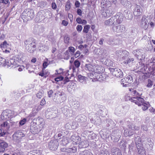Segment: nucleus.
Returning <instances> with one entry per match:
<instances>
[{"instance_id": "46", "label": "nucleus", "mask_w": 155, "mask_h": 155, "mask_svg": "<svg viewBox=\"0 0 155 155\" xmlns=\"http://www.w3.org/2000/svg\"><path fill=\"white\" fill-rule=\"evenodd\" d=\"M102 15L104 17H107L109 16V13L108 12L107 10L106 11L103 12H102Z\"/></svg>"}, {"instance_id": "4", "label": "nucleus", "mask_w": 155, "mask_h": 155, "mask_svg": "<svg viewBox=\"0 0 155 155\" xmlns=\"http://www.w3.org/2000/svg\"><path fill=\"white\" fill-rule=\"evenodd\" d=\"M133 82V78L131 76L128 75L127 77L122 79L121 84L124 87H127Z\"/></svg>"}, {"instance_id": "59", "label": "nucleus", "mask_w": 155, "mask_h": 155, "mask_svg": "<svg viewBox=\"0 0 155 155\" xmlns=\"http://www.w3.org/2000/svg\"><path fill=\"white\" fill-rule=\"evenodd\" d=\"M5 134V133L4 132H2V130L0 129V137L3 136Z\"/></svg>"}, {"instance_id": "21", "label": "nucleus", "mask_w": 155, "mask_h": 155, "mask_svg": "<svg viewBox=\"0 0 155 155\" xmlns=\"http://www.w3.org/2000/svg\"><path fill=\"white\" fill-rule=\"evenodd\" d=\"M69 143L68 138L67 137L63 136L61 141L60 144L63 146L66 145Z\"/></svg>"}, {"instance_id": "18", "label": "nucleus", "mask_w": 155, "mask_h": 155, "mask_svg": "<svg viewBox=\"0 0 155 155\" xmlns=\"http://www.w3.org/2000/svg\"><path fill=\"white\" fill-rule=\"evenodd\" d=\"M24 136V134L21 132L19 131L15 133L13 135V137L18 140H19Z\"/></svg>"}, {"instance_id": "43", "label": "nucleus", "mask_w": 155, "mask_h": 155, "mask_svg": "<svg viewBox=\"0 0 155 155\" xmlns=\"http://www.w3.org/2000/svg\"><path fill=\"white\" fill-rule=\"evenodd\" d=\"M153 82L150 80L149 79L148 80V84L147 85V87H150L153 85Z\"/></svg>"}, {"instance_id": "25", "label": "nucleus", "mask_w": 155, "mask_h": 155, "mask_svg": "<svg viewBox=\"0 0 155 155\" xmlns=\"http://www.w3.org/2000/svg\"><path fill=\"white\" fill-rule=\"evenodd\" d=\"M138 155H146V151L143 147L142 148H137Z\"/></svg>"}, {"instance_id": "11", "label": "nucleus", "mask_w": 155, "mask_h": 155, "mask_svg": "<svg viewBox=\"0 0 155 155\" xmlns=\"http://www.w3.org/2000/svg\"><path fill=\"white\" fill-rule=\"evenodd\" d=\"M38 126L36 123L33 122L31 123L30 128V130L31 133L34 134H36L38 133L40 130L38 127Z\"/></svg>"}, {"instance_id": "33", "label": "nucleus", "mask_w": 155, "mask_h": 155, "mask_svg": "<svg viewBox=\"0 0 155 155\" xmlns=\"http://www.w3.org/2000/svg\"><path fill=\"white\" fill-rule=\"evenodd\" d=\"M71 3L70 1H68L66 3L65 6V9L66 11H69L71 8Z\"/></svg>"}, {"instance_id": "3", "label": "nucleus", "mask_w": 155, "mask_h": 155, "mask_svg": "<svg viewBox=\"0 0 155 155\" xmlns=\"http://www.w3.org/2000/svg\"><path fill=\"white\" fill-rule=\"evenodd\" d=\"M88 76L93 81H101L104 79L102 74L94 71L88 73Z\"/></svg>"}, {"instance_id": "40", "label": "nucleus", "mask_w": 155, "mask_h": 155, "mask_svg": "<svg viewBox=\"0 0 155 155\" xmlns=\"http://www.w3.org/2000/svg\"><path fill=\"white\" fill-rule=\"evenodd\" d=\"M134 61L133 58H128L127 60L123 62V63L124 64H128L131 61Z\"/></svg>"}, {"instance_id": "35", "label": "nucleus", "mask_w": 155, "mask_h": 155, "mask_svg": "<svg viewBox=\"0 0 155 155\" xmlns=\"http://www.w3.org/2000/svg\"><path fill=\"white\" fill-rule=\"evenodd\" d=\"M124 135L126 137L130 136L133 135V134L131 132L130 134L128 130H124Z\"/></svg>"}, {"instance_id": "41", "label": "nucleus", "mask_w": 155, "mask_h": 155, "mask_svg": "<svg viewBox=\"0 0 155 155\" xmlns=\"http://www.w3.org/2000/svg\"><path fill=\"white\" fill-rule=\"evenodd\" d=\"M27 121V119L25 118H24L22 120H21L19 123V125H21V126L23 125H24L26 122Z\"/></svg>"}, {"instance_id": "44", "label": "nucleus", "mask_w": 155, "mask_h": 155, "mask_svg": "<svg viewBox=\"0 0 155 155\" xmlns=\"http://www.w3.org/2000/svg\"><path fill=\"white\" fill-rule=\"evenodd\" d=\"M82 27L81 25H78L76 28L78 32H80L82 31Z\"/></svg>"}, {"instance_id": "55", "label": "nucleus", "mask_w": 155, "mask_h": 155, "mask_svg": "<svg viewBox=\"0 0 155 155\" xmlns=\"http://www.w3.org/2000/svg\"><path fill=\"white\" fill-rule=\"evenodd\" d=\"M80 5V3L78 1H76L75 2V5L76 8L79 7Z\"/></svg>"}, {"instance_id": "9", "label": "nucleus", "mask_w": 155, "mask_h": 155, "mask_svg": "<svg viewBox=\"0 0 155 155\" xmlns=\"http://www.w3.org/2000/svg\"><path fill=\"white\" fill-rule=\"evenodd\" d=\"M130 100L131 102L135 103L138 106H141L142 103L144 101V99L140 97H131Z\"/></svg>"}, {"instance_id": "50", "label": "nucleus", "mask_w": 155, "mask_h": 155, "mask_svg": "<svg viewBox=\"0 0 155 155\" xmlns=\"http://www.w3.org/2000/svg\"><path fill=\"white\" fill-rule=\"evenodd\" d=\"M82 19L80 17H78L76 19V21L79 24H81Z\"/></svg>"}, {"instance_id": "23", "label": "nucleus", "mask_w": 155, "mask_h": 155, "mask_svg": "<svg viewBox=\"0 0 155 155\" xmlns=\"http://www.w3.org/2000/svg\"><path fill=\"white\" fill-rule=\"evenodd\" d=\"M95 65H92L91 64H86L85 67H86L88 70L90 71L93 72L94 71Z\"/></svg>"}, {"instance_id": "57", "label": "nucleus", "mask_w": 155, "mask_h": 155, "mask_svg": "<svg viewBox=\"0 0 155 155\" xmlns=\"http://www.w3.org/2000/svg\"><path fill=\"white\" fill-rule=\"evenodd\" d=\"M8 0H0V3L5 4H7L8 3Z\"/></svg>"}, {"instance_id": "17", "label": "nucleus", "mask_w": 155, "mask_h": 155, "mask_svg": "<svg viewBox=\"0 0 155 155\" xmlns=\"http://www.w3.org/2000/svg\"><path fill=\"white\" fill-rule=\"evenodd\" d=\"M112 155H122L121 150L117 147L113 148L111 150Z\"/></svg>"}, {"instance_id": "27", "label": "nucleus", "mask_w": 155, "mask_h": 155, "mask_svg": "<svg viewBox=\"0 0 155 155\" xmlns=\"http://www.w3.org/2000/svg\"><path fill=\"white\" fill-rule=\"evenodd\" d=\"M129 91L130 92V94L133 96H139V94L134 89L129 88Z\"/></svg>"}, {"instance_id": "48", "label": "nucleus", "mask_w": 155, "mask_h": 155, "mask_svg": "<svg viewBox=\"0 0 155 155\" xmlns=\"http://www.w3.org/2000/svg\"><path fill=\"white\" fill-rule=\"evenodd\" d=\"M51 7L53 9H56L57 8V5L56 3L54 2H53L51 4Z\"/></svg>"}, {"instance_id": "47", "label": "nucleus", "mask_w": 155, "mask_h": 155, "mask_svg": "<svg viewBox=\"0 0 155 155\" xmlns=\"http://www.w3.org/2000/svg\"><path fill=\"white\" fill-rule=\"evenodd\" d=\"M8 125V123L7 121L4 122L1 125L2 127H7Z\"/></svg>"}, {"instance_id": "63", "label": "nucleus", "mask_w": 155, "mask_h": 155, "mask_svg": "<svg viewBox=\"0 0 155 155\" xmlns=\"http://www.w3.org/2000/svg\"><path fill=\"white\" fill-rule=\"evenodd\" d=\"M87 23V21L84 19H82L81 24L83 25H86Z\"/></svg>"}, {"instance_id": "24", "label": "nucleus", "mask_w": 155, "mask_h": 155, "mask_svg": "<svg viewBox=\"0 0 155 155\" xmlns=\"http://www.w3.org/2000/svg\"><path fill=\"white\" fill-rule=\"evenodd\" d=\"M74 66H73L72 69L73 71H74L76 68H78L79 67L81 63L78 60V59L75 60L74 62Z\"/></svg>"}, {"instance_id": "13", "label": "nucleus", "mask_w": 155, "mask_h": 155, "mask_svg": "<svg viewBox=\"0 0 155 155\" xmlns=\"http://www.w3.org/2000/svg\"><path fill=\"white\" fill-rule=\"evenodd\" d=\"M104 68L101 65L97 64L95 65L94 71L103 74V73L104 71Z\"/></svg>"}, {"instance_id": "53", "label": "nucleus", "mask_w": 155, "mask_h": 155, "mask_svg": "<svg viewBox=\"0 0 155 155\" xmlns=\"http://www.w3.org/2000/svg\"><path fill=\"white\" fill-rule=\"evenodd\" d=\"M80 54L81 53L80 51H78L76 52L74 54V56L76 58H77L80 56Z\"/></svg>"}, {"instance_id": "56", "label": "nucleus", "mask_w": 155, "mask_h": 155, "mask_svg": "<svg viewBox=\"0 0 155 155\" xmlns=\"http://www.w3.org/2000/svg\"><path fill=\"white\" fill-rule=\"evenodd\" d=\"M68 18H69L71 22H72L73 19V15L71 14H68Z\"/></svg>"}, {"instance_id": "1", "label": "nucleus", "mask_w": 155, "mask_h": 155, "mask_svg": "<svg viewBox=\"0 0 155 155\" xmlns=\"http://www.w3.org/2000/svg\"><path fill=\"white\" fill-rule=\"evenodd\" d=\"M25 50L28 52L34 53L36 49V40L33 38H30L25 40L24 42Z\"/></svg>"}, {"instance_id": "36", "label": "nucleus", "mask_w": 155, "mask_h": 155, "mask_svg": "<svg viewBox=\"0 0 155 155\" xmlns=\"http://www.w3.org/2000/svg\"><path fill=\"white\" fill-rule=\"evenodd\" d=\"M81 155H93L92 153L88 150H85L83 152Z\"/></svg>"}, {"instance_id": "49", "label": "nucleus", "mask_w": 155, "mask_h": 155, "mask_svg": "<svg viewBox=\"0 0 155 155\" xmlns=\"http://www.w3.org/2000/svg\"><path fill=\"white\" fill-rule=\"evenodd\" d=\"M68 24V22L65 20H63L62 21L61 24L64 26H67Z\"/></svg>"}, {"instance_id": "42", "label": "nucleus", "mask_w": 155, "mask_h": 155, "mask_svg": "<svg viewBox=\"0 0 155 155\" xmlns=\"http://www.w3.org/2000/svg\"><path fill=\"white\" fill-rule=\"evenodd\" d=\"M44 71L45 70L43 71L42 69L41 71L39 72L38 74L39 76L42 77H44L45 78H46L47 77V75H45Z\"/></svg>"}, {"instance_id": "51", "label": "nucleus", "mask_w": 155, "mask_h": 155, "mask_svg": "<svg viewBox=\"0 0 155 155\" xmlns=\"http://www.w3.org/2000/svg\"><path fill=\"white\" fill-rule=\"evenodd\" d=\"M46 104V101L44 98H42L40 102V105L42 106L45 105Z\"/></svg>"}, {"instance_id": "10", "label": "nucleus", "mask_w": 155, "mask_h": 155, "mask_svg": "<svg viewBox=\"0 0 155 155\" xmlns=\"http://www.w3.org/2000/svg\"><path fill=\"white\" fill-rule=\"evenodd\" d=\"M112 29L114 31L120 33L124 31L125 30V28L124 25H119L112 26Z\"/></svg>"}, {"instance_id": "64", "label": "nucleus", "mask_w": 155, "mask_h": 155, "mask_svg": "<svg viewBox=\"0 0 155 155\" xmlns=\"http://www.w3.org/2000/svg\"><path fill=\"white\" fill-rule=\"evenodd\" d=\"M78 48L80 50H81L84 48V47L83 45H80L78 46Z\"/></svg>"}, {"instance_id": "22", "label": "nucleus", "mask_w": 155, "mask_h": 155, "mask_svg": "<svg viewBox=\"0 0 155 155\" xmlns=\"http://www.w3.org/2000/svg\"><path fill=\"white\" fill-rule=\"evenodd\" d=\"M150 104L148 102L144 101L142 103V109L143 110H146L148 109L149 106Z\"/></svg>"}, {"instance_id": "37", "label": "nucleus", "mask_w": 155, "mask_h": 155, "mask_svg": "<svg viewBox=\"0 0 155 155\" xmlns=\"http://www.w3.org/2000/svg\"><path fill=\"white\" fill-rule=\"evenodd\" d=\"M64 79V78L62 76H59L57 77L54 79V80L58 82L62 81Z\"/></svg>"}, {"instance_id": "60", "label": "nucleus", "mask_w": 155, "mask_h": 155, "mask_svg": "<svg viewBox=\"0 0 155 155\" xmlns=\"http://www.w3.org/2000/svg\"><path fill=\"white\" fill-rule=\"evenodd\" d=\"M41 94L42 93H38L37 94V97L39 98H41L42 97Z\"/></svg>"}, {"instance_id": "5", "label": "nucleus", "mask_w": 155, "mask_h": 155, "mask_svg": "<svg viewBox=\"0 0 155 155\" xmlns=\"http://www.w3.org/2000/svg\"><path fill=\"white\" fill-rule=\"evenodd\" d=\"M59 146L58 141L56 139L51 140L49 143L48 147L52 151L56 150Z\"/></svg>"}, {"instance_id": "2", "label": "nucleus", "mask_w": 155, "mask_h": 155, "mask_svg": "<svg viewBox=\"0 0 155 155\" xmlns=\"http://www.w3.org/2000/svg\"><path fill=\"white\" fill-rule=\"evenodd\" d=\"M34 15L33 11L30 9H25L21 15V18L24 21H27L31 20Z\"/></svg>"}, {"instance_id": "6", "label": "nucleus", "mask_w": 155, "mask_h": 155, "mask_svg": "<svg viewBox=\"0 0 155 155\" xmlns=\"http://www.w3.org/2000/svg\"><path fill=\"white\" fill-rule=\"evenodd\" d=\"M116 25L121 24L123 21L124 16L122 13H117L113 16Z\"/></svg>"}, {"instance_id": "7", "label": "nucleus", "mask_w": 155, "mask_h": 155, "mask_svg": "<svg viewBox=\"0 0 155 155\" xmlns=\"http://www.w3.org/2000/svg\"><path fill=\"white\" fill-rule=\"evenodd\" d=\"M147 18V17L144 15L141 20L140 27L141 28L145 30L147 29L149 26V23Z\"/></svg>"}, {"instance_id": "32", "label": "nucleus", "mask_w": 155, "mask_h": 155, "mask_svg": "<svg viewBox=\"0 0 155 155\" xmlns=\"http://www.w3.org/2000/svg\"><path fill=\"white\" fill-rule=\"evenodd\" d=\"M37 119H38V121L40 125H44L45 121L43 118L41 117H38Z\"/></svg>"}, {"instance_id": "58", "label": "nucleus", "mask_w": 155, "mask_h": 155, "mask_svg": "<svg viewBox=\"0 0 155 155\" xmlns=\"http://www.w3.org/2000/svg\"><path fill=\"white\" fill-rule=\"evenodd\" d=\"M68 150V148H61L60 149L61 151L65 152H67V150Z\"/></svg>"}, {"instance_id": "30", "label": "nucleus", "mask_w": 155, "mask_h": 155, "mask_svg": "<svg viewBox=\"0 0 155 155\" xmlns=\"http://www.w3.org/2000/svg\"><path fill=\"white\" fill-rule=\"evenodd\" d=\"M78 78L79 81L81 82L85 81L87 78L86 77L81 75H79L78 76Z\"/></svg>"}, {"instance_id": "61", "label": "nucleus", "mask_w": 155, "mask_h": 155, "mask_svg": "<svg viewBox=\"0 0 155 155\" xmlns=\"http://www.w3.org/2000/svg\"><path fill=\"white\" fill-rule=\"evenodd\" d=\"M95 28V25H91V29L93 31H94Z\"/></svg>"}, {"instance_id": "15", "label": "nucleus", "mask_w": 155, "mask_h": 155, "mask_svg": "<svg viewBox=\"0 0 155 155\" xmlns=\"http://www.w3.org/2000/svg\"><path fill=\"white\" fill-rule=\"evenodd\" d=\"M142 12V9L141 7L139 5H137L134 11V14L135 16H138L141 15Z\"/></svg>"}, {"instance_id": "14", "label": "nucleus", "mask_w": 155, "mask_h": 155, "mask_svg": "<svg viewBox=\"0 0 155 155\" xmlns=\"http://www.w3.org/2000/svg\"><path fill=\"white\" fill-rule=\"evenodd\" d=\"M104 24L106 26H115L116 25L113 16L105 21Z\"/></svg>"}, {"instance_id": "20", "label": "nucleus", "mask_w": 155, "mask_h": 155, "mask_svg": "<svg viewBox=\"0 0 155 155\" xmlns=\"http://www.w3.org/2000/svg\"><path fill=\"white\" fill-rule=\"evenodd\" d=\"M8 147V144L5 142H2L0 143V152H3L5 148Z\"/></svg>"}, {"instance_id": "8", "label": "nucleus", "mask_w": 155, "mask_h": 155, "mask_svg": "<svg viewBox=\"0 0 155 155\" xmlns=\"http://www.w3.org/2000/svg\"><path fill=\"white\" fill-rule=\"evenodd\" d=\"M109 70L110 71H113V75L117 78H122L123 75V72L119 68H110Z\"/></svg>"}, {"instance_id": "52", "label": "nucleus", "mask_w": 155, "mask_h": 155, "mask_svg": "<svg viewBox=\"0 0 155 155\" xmlns=\"http://www.w3.org/2000/svg\"><path fill=\"white\" fill-rule=\"evenodd\" d=\"M77 12L78 15L80 16H81L82 14V11L79 8L77 9Z\"/></svg>"}, {"instance_id": "34", "label": "nucleus", "mask_w": 155, "mask_h": 155, "mask_svg": "<svg viewBox=\"0 0 155 155\" xmlns=\"http://www.w3.org/2000/svg\"><path fill=\"white\" fill-rule=\"evenodd\" d=\"M67 153H75L77 151V148L75 147H73L71 148H68Z\"/></svg>"}, {"instance_id": "31", "label": "nucleus", "mask_w": 155, "mask_h": 155, "mask_svg": "<svg viewBox=\"0 0 155 155\" xmlns=\"http://www.w3.org/2000/svg\"><path fill=\"white\" fill-rule=\"evenodd\" d=\"M86 120V117L84 115L80 117L78 119V122L80 123L85 122Z\"/></svg>"}, {"instance_id": "19", "label": "nucleus", "mask_w": 155, "mask_h": 155, "mask_svg": "<svg viewBox=\"0 0 155 155\" xmlns=\"http://www.w3.org/2000/svg\"><path fill=\"white\" fill-rule=\"evenodd\" d=\"M65 73V71L62 68H59L58 69L55 70V75L57 76H62L64 75Z\"/></svg>"}, {"instance_id": "16", "label": "nucleus", "mask_w": 155, "mask_h": 155, "mask_svg": "<svg viewBox=\"0 0 155 155\" xmlns=\"http://www.w3.org/2000/svg\"><path fill=\"white\" fill-rule=\"evenodd\" d=\"M80 138L79 136L73 135L71 137V140L74 144L77 145L80 143Z\"/></svg>"}, {"instance_id": "62", "label": "nucleus", "mask_w": 155, "mask_h": 155, "mask_svg": "<svg viewBox=\"0 0 155 155\" xmlns=\"http://www.w3.org/2000/svg\"><path fill=\"white\" fill-rule=\"evenodd\" d=\"M104 41V39L103 38H101L99 41V44L100 45H102L103 44V42Z\"/></svg>"}, {"instance_id": "38", "label": "nucleus", "mask_w": 155, "mask_h": 155, "mask_svg": "<svg viewBox=\"0 0 155 155\" xmlns=\"http://www.w3.org/2000/svg\"><path fill=\"white\" fill-rule=\"evenodd\" d=\"M70 38L68 36H65L64 37V41L65 43L68 44L69 42Z\"/></svg>"}, {"instance_id": "54", "label": "nucleus", "mask_w": 155, "mask_h": 155, "mask_svg": "<svg viewBox=\"0 0 155 155\" xmlns=\"http://www.w3.org/2000/svg\"><path fill=\"white\" fill-rule=\"evenodd\" d=\"M53 92L52 90H51L48 92V94L49 97H50L53 94Z\"/></svg>"}, {"instance_id": "45", "label": "nucleus", "mask_w": 155, "mask_h": 155, "mask_svg": "<svg viewBox=\"0 0 155 155\" xmlns=\"http://www.w3.org/2000/svg\"><path fill=\"white\" fill-rule=\"evenodd\" d=\"M142 142V140L141 138L140 137H139L137 139V140H136L135 143L137 145V144H139L140 143H141Z\"/></svg>"}, {"instance_id": "12", "label": "nucleus", "mask_w": 155, "mask_h": 155, "mask_svg": "<svg viewBox=\"0 0 155 155\" xmlns=\"http://www.w3.org/2000/svg\"><path fill=\"white\" fill-rule=\"evenodd\" d=\"M75 51V48L73 47H68V50H67L64 53L65 56L69 58L71 55H74Z\"/></svg>"}, {"instance_id": "29", "label": "nucleus", "mask_w": 155, "mask_h": 155, "mask_svg": "<svg viewBox=\"0 0 155 155\" xmlns=\"http://www.w3.org/2000/svg\"><path fill=\"white\" fill-rule=\"evenodd\" d=\"M90 28V25H86L84 27L83 32L85 34L87 33Z\"/></svg>"}, {"instance_id": "28", "label": "nucleus", "mask_w": 155, "mask_h": 155, "mask_svg": "<svg viewBox=\"0 0 155 155\" xmlns=\"http://www.w3.org/2000/svg\"><path fill=\"white\" fill-rule=\"evenodd\" d=\"M9 45V44L7 43L6 41H5L2 43L0 44V47L1 48L3 49L7 48V46Z\"/></svg>"}, {"instance_id": "26", "label": "nucleus", "mask_w": 155, "mask_h": 155, "mask_svg": "<svg viewBox=\"0 0 155 155\" xmlns=\"http://www.w3.org/2000/svg\"><path fill=\"white\" fill-rule=\"evenodd\" d=\"M48 60L47 58H46L42 64V69L43 71L45 70V69L49 65V63H48Z\"/></svg>"}, {"instance_id": "39", "label": "nucleus", "mask_w": 155, "mask_h": 155, "mask_svg": "<svg viewBox=\"0 0 155 155\" xmlns=\"http://www.w3.org/2000/svg\"><path fill=\"white\" fill-rule=\"evenodd\" d=\"M34 153L32 154L31 153H28V155H41V153L39 150H36Z\"/></svg>"}]
</instances>
